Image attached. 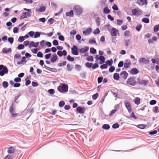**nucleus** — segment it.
<instances>
[{
	"mask_svg": "<svg viewBox=\"0 0 159 159\" xmlns=\"http://www.w3.org/2000/svg\"><path fill=\"white\" fill-rule=\"evenodd\" d=\"M68 89V86L66 84H60L59 86L57 87L58 91L62 93H67Z\"/></svg>",
	"mask_w": 159,
	"mask_h": 159,
	"instance_id": "nucleus-1",
	"label": "nucleus"
},
{
	"mask_svg": "<svg viewBox=\"0 0 159 159\" xmlns=\"http://www.w3.org/2000/svg\"><path fill=\"white\" fill-rule=\"evenodd\" d=\"M8 72L7 68L4 65H0V75L2 76Z\"/></svg>",
	"mask_w": 159,
	"mask_h": 159,
	"instance_id": "nucleus-2",
	"label": "nucleus"
},
{
	"mask_svg": "<svg viewBox=\"0 0 159 159\" xmlns=\"http://www.w3.org/2000/svg\"><path fill=\"white\" fill-rule=\"evenodd\" d=\"M124 104L129 112L131 113L132 111V108L130 103L128 101H125Z\"/></svg>",
	"mask_w": 159,
	"mask_h": 159,
	"instance_id": "nucleus-3",
	"label": "nucleus"
},
{
	"mask_svg": "<svg viewBox=\"0 0 159 159\" xmlns=\"http://www.w3.org/2000/svg\"><path fill=\"white\" fill-rule=\"evenodd\" d=\"M132 12L133 15L139 16L141 15L142 12L139 9H134L132 10Z\"/></svg>",
	"mask_w": 159,
	"mask_h": 159,
	"instance_id": "nucleus-4",
	"label": "nucleus"
},
{
	"mask_svg": "<svg viewBox=\"0 0 159 159\" xmlns=\"http://www.w3.org/2000/svg\"><path fill=\"white\" fill-rule=\"evenodd\" d=\"M74 9L77 15H80L82 12V8L78 5H75L74 7Z\"/></svg>",
	"mask_w": 159,
	"mask_h": 159,
	"instance_id": "nucleus-5",
	"label": "nucleus"
},
{
	"mask_svg": "<svg viewBox=\"0 0 159 159\" xmlns=\"http://www.w3.org/2000/svg\"><path fill=\"white\" fill-rule=\"evenodd\" d=\"M118 30L115 28H113L110 32L111 35L113 36H116L117 34L118 33Z\"/></svg>",
	"mask_w": 159,
	"mask_h": 159,
	"instance_id": "nucleus-6",
	"label": "nucleus"
},
{
	"mask_svg": "<svg viewBox=\"0 0 159 159\" xmlns=\"http://www.w3.org/2000/svg\"><path fill=\"white\" fill-rule=\"evenodd\" d=\"M78 47L77 46H74L73 47L71 48V52L73 55H77L78 54Z\"/></svg>",
	"mask_w": 159,
	"mask_h": 159,
	"instance_id": "nucleus-7",
	"label": "nucleus"
},
{
	"mask_svg": "<svg viewBox=\"0 0 159 159\" xmlns=\"http://www.w3.org/2000/svg\"><path fill=\"white\" fill-rule=\"evenodd\" d=\"M76 110L80 114L84 113L85 111V108L80 106L77 107Z\"/></svg>",
	"mask_w": 159,
	"mask_h": 159,
	"instance_id": "nucleus-8",
	"label": "nucleus"
},
{
	"mask_svg": "<svg viewBox=\"0 0 159 159\" xmlns=\"http://www.w3.org/2000/svg\"><path fill=\"white\" fill-rule=\"evenodd\" d=\"M26 57H22L21 61L17 62V64L18 65H24L26 64Z\"/></svg>",
	"mask_w": 159,
	"mask_h": 159,
	"instance_id": "nucleus-9",
	"label": "nucleus"
},
{
	"mask_svg": "<svg viewBox=\"0 0 159 159\" xmlns=\"http://www.w3.org/2000/svg\"><path fill=\"white\" fill-rule=\"evenodd\" d=\"M127 83L128 84L131 85H134L135 84V81L134 78H129L128 80Z\"/></svg>",
	"mask_w": 159,
	"mask_h": 159,
	"instance_id": "nucleus-10",
	"label": "nucleus"
},
{
	"mask_svg": "<svg viewBox=\"0 0 159 159\" xmlns=\"http://www.w3.org/2000/svg\"><path fill=\"white\" fill-rule=\"evenodd\" d=\"M131 65L130 61L129 60H127L126 61V62L124 64V67L125 69L129 68Z\"/></svg>",
	"mask_w": 159,
	"mask_h": 159,
	"instance_id": "nucleus-11",
	"label": "nucleus"
},
{
	"mask_svg": "<svg viewBox=\"0 0 159 159\" xmlns=\"http://www.w3.org/2000/svg\"><path fill=\"white\" fill-rule=\"evenodd\" d=\"M139 61L140 63L146 64L148 63L149 60L146 59L144 57H143L140 58Z\"/></svg>",
	"mask_w": 159,
	"mask_h": 159,
	"instance_id": "nucleus-12",
	"label": "nucleus"
},
{
	"mask_svg": "<svg viewBox=\"0 0 159 159\" xmlns=\"http://www.w3.org/2000/svg\"><path fill=\"white\" fill-rule=\"evenodd\" d=\"M30 14L29 12H25L23 13L22 15L20 16V19L21 20L22 19L26 18L27 16L30 17Z\"/></svg>",
	"mask_w": 159,
	"mask_h": 159,
	"instance_id": "nucleus-13",
	"label": "nucleus"
},
{
	"mask_svg": "<svg viewBox=\"0 0 159 159\" xmlns=\"http://www.w3.org/2000/svg\"><path fill=\"white\" fill-rule=\"evenodd\" d=\"M39 44V42H37L35 43H34V41H31L29 45V47L30 48L32 47H38Z\"/></svg>",
	"mask_w": 159,
	"mask_h": 159,
	"instance_id": "nucleus-14",
	"label": "nucleus"
},
{
	"mask_svg": "<svg viewBox=\"0 0 159 159\" xmlns=\"http://www.w3.org/2000/svg\"><path fill=\"white\" fill-rule=\"evenodd\" d=\"M14 105L13 104H12L10 106V113L12 115V116L15 117L17 115L16 114H14Z\"/></svg>",
	"mask_w": 159,
	"mask_h": 159,
	"instance_id": "nucleus-15",
	"label": "nucleus"
},
{
	"mask_svg": "<svg viewBox=\"0 0 159 159\" xmlns=\"http://www.w3.org/2000/svg\"><path fill=\"white\" fill-rule=\"evenodd\" d=\"M57 54L60 57H62V55L65 56L67 54V52L66 50H64L63 52L58 51L57 52Z\"/></svg>",
	"mask_w": 159,
	"mask_h": 159,
	"instance_id": "nucleus-16",
	"label": "nucleus"
},
{
	"mask_svg": "<svg viewBox=\"0 0 159 159\" xmlns=\"http://www.w3.org/2000/svg\"><path fill=\"white\" fill-rule=\"evenodd\" d=\"M120 75L124 79H126L128 76V74L126 71H124L121 73Z\"/></svg>",
	"mask_w": 159,
	"mask_h": 159,
	"instance_id": "nucleus-17",
	"label": "nucleus"
},
{
	"mask_svg": "<svg viewBox=\"0 0 159 159\" xmlns=\"http://www.w3.org/2000/svg\"><path fill=\"white\" fill-rule=\"evenodd\" d=\"M92 31V29L91 28H89L85 31H83V33L85 35H89L91 33Z\"/></svg>",
	"mask_w": 159,
	"mask_h": 159,
	"instance_id": "nucleus-18",
	"label": "nucleus"
},
{
	"mask_svg": "<svg viewBox=\"0 0 159 159\" xmlns=\"http://www.w3.org/2000/svg\"><path fill=\"white\" fill-rule=\"evenodd\" d=\"M57 59V56L56 54H53L52 55V57L51 59V61L54 62L56 61Z\"/></svg>",
	"mask_w": 159,
	"mask_h": 159,
	"instance_id": "nucleus-19",
	"label": "nucleus"
},
{
	"mask_svg": "<svg viewBox=\"0 0 159 159\" xmlns=\"http://www.w3.org/2000/svg\"><path fill=\"white\" fill-rule=\"evenodd\" d=\"M130 72L131 74L134 75L138 73L139 72V71L136 68H134L131 70Z\"/></svg>",
	"mask_w": 159,
	"mask_h": 159,
	"instance_id": "nucleus-20",
	"label": "nucleus"
},
{
	"mask_svg": "<svg viewBox=\"0 0 159 159\" xmlns=\"http://www.w3.org/2000/svg\"><path fill=\"white\" fill-rule=\"evenodd\" d=\"M89 48L88 47H86L84 48H81L80 50V52L81 53H85L89 50Z\"/></svg>",
	"mask_w": 159,
	"mask_h": 159,
	"instance_id": "nucleus-21",
	"label": "nucleus"
},
{
	"mask_svg": "<svg viewBox=\"0 0 159 159\" xmlns=\"http://www.w3.org/2000/svg\"><path fill=\"white\" fill-rule=\"evenodd\" d=\"M148 81L145 80H142L141 81L139 82V85H146L148 83Z\"/></svg>",
	"mask_w": 159,
	"mask_h": 159,
	"instance_id": "nucleus-22",
	"label": "nucleus"
},
{
	"mask_svg": "<svg viewBox=\"0 0 159 159\" xmlns=\"http://www.w3.org/2000/svg\"><path fill=\"white\" fill-rule=\"evenodd\" d=\"M66 16H67L73 17L74 16L73 11L71 10L70 11L66 12Z\"/></svg>",
	"mask_w": 159,
	"mask_h": 159,
	"instance_id": "nucleus-23",
	"label": "nucleus"
},
{
	"mask_svg": "<svg viewBox=\"0 0 159 159\" xmlns=\"http://www.w3.org/2000/svg\"><path fill=\"white\" fill-rule=\"evenodd\" d=\"M140 98H139L137 97L136 98L134 99V101L135 104L138 105L140 103Z\"/></svg>",
	"mask_w": 159,
	"mask_h": 159,
	"instance_id": "nucleus-24",
	"label": "nucleus"
},
{
	"mask_svg": "<svg viewBox=\"0 0 159 159\" xmlns=\"http://www.w3.org/2000/svg\"><path fill=\"white\" fill-rule=\"evenodd\" d=\"M113 78L115 80H118L120 78L119 74L117 73H115L113 75Z\"/></svg>",
	"mask_w": 159,
	"mask_h": 159,
	"instance_id": "nucleus-25",
	"label": "nucleus"
},
{
	"mask_svg": "<svg viewBox=\"0 0 159 159\" xmlns=\"http://www.w3.org/2000/svg\"><path fill=\"white\" fill-rule=\"evenodd\" d=\"M45 7L43 6L40 7L39 8L38 10V11L40 12H43L45 10Z\"/></svg>",
	"mask_w": 159,
	"mask_h": 159,
	"instance_id": "nucleus-26",
	"label": "nucleus"
},
{
	"mask_svg": "<svg viewBox=\"0 0 159 159\" xmlns=\"http://www.w3.org/2000/svg\"><path fill=\"white\" fill-rule=\"evenodd\" d=\"M110 12V10L108 9V7H105L103 9V13L106 14H108Z\"/></svg>",
	"mask_w": 159,
	"mask_h": 159,
	"instance_id": "nucleus-27",
	"label": "nucleus"
},
{
	"mask_svg": "<svg viewBox=\"0 0 159 159\" xmlns=\"http://www.w3.org/2000/svg\"><path fill=\"white\" fill-rule=\"evenodd\" d=\"M15 149L12 147H11L8 150V152L9 154H11L15 152Z\"/></svg>",
	"mask_w": 159,
	"mask_h": 159,
	"instance_id": "nucleus-28",
	"label": "nucleus"
},
{
	"mask_svg": "<svg viewBox=\"0 0 159 159\" xmlns=\"http://www.w3.org/2000/svg\"><path fill=\"white\" fill-rule=\"evenodd\" d=\"M2 51L3 53H6L8 52H11V48H4L2 49Z\"/></svg>",
	"mask_w": 159,
	"mask_h": 159,
	"instance_id": "nucleus-29",
	"label": "nucleus"
},
{
	"mask_svg": "<svg viewBox=\"0 0 159 159\" xmlns=\"http://www.w3.org/2000/svg\"><path fill=\"white\" fill-rule=\"evenodd\" d=\"M147 126L145 125L140 124L137 125V127L141 129H144Z\"/></svg>",
	"mask_w": 159,
	"mask_h": 159,
	"instance_id": "nucleus-30",
	"label": "nucleus"
},
{
	"mask_svg": "<svg viewBox=\"0 0 159 159\" xmlns=\"http://www.w3.org/2000/svg\"><path fill=\"white\" fill-rule=\"evenodd\" d=\"M153 111L155 113H157L159 112V107L157 106H156L153 108Z\"/></svg>",
	"mask_w": 159,
	"mask_h": 159,
	"instance_id": "nucleus-31",
	"label": "nucleus"
},
{
	"mask_svg": "<svg viewBox=\"0 0 159 159\" xmlns=\"http://www.w3.org/2000/svg\"><path fill=\"white\" fill-rule=\"evenodd\" d=\"M102 128L105 129H108L110 128V126L108 124H104L103 125Z\"/></svg>",
	"mask_w": 159,
	"mask_h": 159,
	"instance_id": "nucleus-32",
	"label": "nucleus"
},
{
	"mask_svg": "<svg viewBox=\"0 0 159 159\" xmlns=\"http://www.w3.org/2000/svg\"><path fill=\"white\" fill-rule=\"evenodd\" d=\"M67 59L70 61H73L74 60V58L71 57L70 55L68 56L67 57Z\"/></svg>",
	"mask_w": 159,
	"mask_h": 159,
	"instance_id": "nucleus-33",
	"label": "nucleus"
},
{
	"mask_svg": "<svg viewBox=\"0 0 159 159\" xmlns=\"http://www.w3.org/2000/svg\"><path fill=\"white\" fill-rule=\"evenodd\" d=\"M100 32V30L98 28H96L93 31V34H98Z\"/></svg>",
	"mask_w": 159,
	"mask_h": 159,
	"instance_id": "nucleus-34",
	"label": "nucleus"
},
{
	"mask_svg": "<svg viewBox=\"0 0 159 159\" xmlns=\"http://www.w3.org/2000/svg\"><path fill=\"white\" fill-rule=\"evenodd\" d=\"M159 30V24L156 25L154 27V31L156 32Z\"/></svg>",
	"mask_w": 159,
	"mask_h": 159,
	"instance_id": "nucleus-35",
	"label": "nucleus"
},
{
	"mask_svg": "<svg viewBox=\"0 0 159 159\" xmlns=\"http://www.w3.org/2000/svg\"><path fill=\"white\" fill-rule=\"evenodd\" d=\"M2 85L4 88H7L8 86V83L6 81H4L2 82Z\"/></svg>",
	"mask_w": 159,
	"mask_h": 159,
	"instance_id": "nucleus-36",
	"label": "nucleus"
},
{
	"mask_svg": "<svg viewBox=\"0 0 159 159\" xmlns=\"http://www.w3.org/2000/svg\"><path fill=\"white\" fill-rule=\"evenodd\" d=\"M99 59L101 61V64H102L105 62V58L103 56H100L99 57Z\"/></svg>",
	"mask_w": 159,
	"mask_h": 159,
	"instance_id": "nucleus-37",
	"label": "nucleus"
},
{
	"mask_svg": "<svg viewBox=\"0 0 159 159\" xmlns=\"http://www.w3.org/2000/svg\"><path fill=\"white\" fill-rule=\"evenodd\" d=\"M142 21L146 23H148L149 22V20L146 18H144L142 19Z\"/></svg>",
	"mask_w": 159,
	"mask_h": 159,
	"instance_id": "nucleus-38",
	"label": "nucleus"
},
{
	"mask_svg": "<svg viewBox=\"0 0 159 159\" xmlns=\"http://www.w3.org/2000/svg\"><path fill=\"white\" fill-rule=\"evenodd\" d=\"M67 68L68 70L70 71L71 70L73 67H72V66L71 65H70L69 64H68L67 65Z\"/></svg>",
	"mask_w": 159,
	"mask_h": 159,
	"instance_id": "nucleus-39",
	"label": "nucleus"
},
{
	"mask_svg": "<svg viewBox=\"0 0 159 159\" xmlns=\"http://www.w3.org/2000/svg\"><path fill=\"white\" fill-rule=\"evenodd\" d=\"M86 60L88 61H93V58L92 56H90L86 58Z\"/></svg>",
	"mask_w": 159,
	"mask_h": 159,
	"instance_id": "nucleus-40",
	"label": "nucleus"
},
{
	"mask_svg": "<svg viewBox=\"0 0 159 159\" xmlns=\"http://www.w3.org/2000/svg\"><path fill=\"white\" fill-rule=\"evenodd\" d=\"M133 118L135 119H137V117L134 114V112H132L130 116H129V118Z\"/></svg>",
	"mask_w": 159,
	"mask_h": 159,
	"instance_id": "nucleus-41",
	"label": "nucleus"
},
{
	"mask_svg": "<svg viewBox=\"0 0 159 159\" xmlns=\"http://www.w3.org/2000/svg\"><path fill=\"white\" fill-rule=\"evenodd\" d=\"M90 52L91 53L94 54L96 53V50L93 48H91L90 49Z\"/></svg>",
	"mask_w": 159,
	"mask_h": 159,
	"instance_id": "nucleus-42",
	"label": "nucleus"
},
{
	"mask_svg": "<svg viewBox=\"0 0 159 159\" xmlns=\"http://www.w3.org/2000/svg\"><path fill=\"white\" fill-rule=\"evenodd\" d=\"M65 104V102L63 101H61L59 102V106L60 107H62L64 106Z\"/></svg>",
	"mask_w": 159,
	"mask_h": 159,
	"instance_id": "nucleus-43",
	"label": "nucleus"
},
{
	"mask_svg": "<svg viewBox=\"0 0 159 159\" xmlns=\"http://www.w3.org/2000/svg\"><path fill=\"white\" fill-rule=\"evenodd\" d=\"M113 62L112 60L111 59L110 61L107 60L106 62V64L109 66H111L112 65V62Z\"/></svg>",
	"mask_w": 159,
	"mask_h": 159,
	"instance_id": "nucleus-44",
	"label": "nucleus"
},
{
	"mask_svg": "<svg viewBox=\"0 0 159 159\" xmlns=\"http://www.w3.org/2000/svg\"><path fill=\"white\" fill-rule=\"evenodd\" d=\"M123 22V20H122L118 19L117 20V23L118 25H121Z\"/></svg>",
	"mask_w": 159,
	"mask_h": 159,
	"instance_id": "nucleus-45",
	"label": "nucleus"
},
{
	"mask_svg": "<svg viewBox=\"0 0 159 159\" xmlns=\"http://www.w3.org/2000/svg\"><path fill=\"white\" fill-rule=\"evenodd\" d=\"M92 63L88 62H86L85 64L86 66L88 68L92 66Z\"/></svg>",
	"mask_w": 159,
	"mask_h": 159,
	"instance_id": "nucleus-46",
	"label": "nucleus"
},
{
	"mask_svg": "<svg viewBox=\"0 0 159 159\" xmlns=\"http://www.w3.org/2000/svg\"><path fill=\"white\" fill-rule=\"evenodd\" d=\"M24 48V46L22 44L19 45L17 47V49L19 50L22 49Z\"/></svg>",
	"mask_w": 159,
	"mask_h": 159,
	"instance_id": "nucleus-47",
	"label": "nucleus"
},
{
	"mask_svg": "<svg viewBox=\"0 0 159 159\" xmlns=\"http://www.w3.org/2000/svg\"><path fill=\"white\" fill-rule=\"evenodd\" d=\"M40 34L39 32H36L34 35V38H37L39 37L40 36Z\"/></svg>",
	"mask_w": 159,
	"mask_h": 159,
	"instance_id": "nucleus-48",
	"label": "nucleus"
},
{
	"mask_svg": "<svg viewBox=\"0 0 159 159\" xmlns=\"http://www.w3.org/2000/svg\"><path fill=\"white\" fill-rule=\"evenodd\" d=\"M8 40L11 44H12L13 42L14 39L13 37H9Z\"/></svg>",
	"mask_w": 159,
	"mask_h": 159,
	"instance_id": "nucleus-49",
	"label": "nucleus"
},
{
	"mask_svg": "<svg viewBox=\"0 0 159 159\" xmlns=\"http://www.w3.org/2000/svg\"><path fill=\"white\" fill-rule=\"evenodd\" d=\"M14 57L16 59L20 58L21 57V56L19 54H15Z\"/></svg>",
	"mask_w": 159,
	"mask_h": 159,
	"instance_id": "nucleus-50",
	"label": "nucleus"
},
{
	"mask_svg": "<svg viewBox=\"0 0 159 159\" xmlns=\"http://www.w3.org/2000/svg\"><path fill=\"white\" fill-rule=\"evenodd\" d=\"M98 96V93H96V94H94L92 96V98L94 99H96Z\"/></svg>",
	"mask_w": 159,
	"mask_h": 159,
	"instance_id": "nucleus-51",
	"label": "nucleus"
},
{
	"mask_svg": "<svg viewBox=\"0 0 159 159\" xmlns=\"http://www.w3.org/2000/svg\"><path fill=\"white\" fill-rule=\"evenodd\" d=\"M24 38L23 36H20L19 37L18 41L20 42H22L24 40Z\"/></svg>",
	"mask_w": 159,
	"mask_h": 159,
	"instance_id": "nucleus-52",
	"label": "nucleus"
},
{
	"mask_svg": "<svg viewBox=\"0 0 159 159\" xmlns=\"http://www.w3.org/2000/svg\"><path fill=\"white\" fill-rule=\"evenodd\" d=\"M48 92L50 94L52 95L54 93L55 91L53 89H51L48 90Z\"/></svg>",
	"mask_w": 159,
	"mask_h": 159,
	"instance_id": "nucleus-53",
	"label": "nucleus"
},
{
	"mask_svg": "<svg viewBox=\"0 0 159 159\" xmlns=\"http://www.w3.org/2000/svg\"><path fill=\"white\" fill-rule=\"evenodd\" d=\"M14 80L16 82H20L21 81V79L19 77H16L14 79Z\"/></svg>",
	"mask_w": 159,
	"mask_h": 159,
	"instance_id": "nucleus-54",
	"label": "nucleus"
},
{
	"mask_svg": "<svg viewBox=\"0 0 159 159\" xmlns=\"http://www.w3.org/2000/svg\"><path fill=\"white\" fill-rule=\"evenodd\" d=\"M130 32L129 30H126L124 33L125 36H129L130 35Z\"/></svg>",
	"mask_w": 159,
	"mask_h": 159,
	"instance_id": "nucleus-55",
	"label": "nucleus"
},
{
	"mask_svg": "<svg viewBox=\"0 0 159 159\" xmlns=\"http://www.w3.org/2000/svg\"><path fill=\"white\" fill-rule=\"evenodd\" d=\"M142 28V25L141 24L138 25L136 28V30L138 31H139Z\"/></svg>",
	"mask_w": 159,
	"mask_h": 159,
	"instance_id": "nucleus-56",
	"label": "nucleus"
},
{
	"mask_svg": "<svg viewBox=\"0 0 159 159\" xmlns=\"http://www.w3.org/2000/svg\"><path fill=\"white\" fill-rule=\"evenodd\" d=\"M119 125L118 123H116L112 125V127L113 128L116 129L119 128Z\"/></svg>",
	"mask_w": 159,
	"mask_h": 159,
	"instance_id": "nucleus-57",
	"label": "nucleus"
},
{
	"mask_svg": "<svg viewBox=\"0 0 159 159\" xmlns=\"http://www.w3.org/2000/svg\"><path fill=\"white\" fill-rule=\"evenodd\" d=\"M54 20L53 19L50 18L48 20V22L50 24H51L53 23Z\"/></svg>",
	"mask_w": 159,
	"mask_h": 159,
	"instance_id": "nucleus-58",
	"label": "nucleus"
},
{
	"mask_svg": "<svg viewBox=\"0 0 159 159\" xmlns=\"http://www.w3.org/2000/svg\"><path fill=\"white\" fill-rule=\"evenodd\" d=\"M98 67V65L97 63H95L93 65H92V68L93 69H95Z\"/></svg>",
	"mask_w": 159,
	"mask_h": 159,
	"instance_id": "nucleus-59",
	"label": "nucleus"
},
{
	"mask_svg": "<svg viewBox=\"0 0 159 159\" xmlns=\"http://www.w3.org/2000/svg\"><path fill=\"white\" fill-rule=\"evenodd\" d=\"M103 78L102 77H99L98 79V83L99 84L101 83L102 80H103Z\"/></svg>",
	"mask_w": 159,
	"mask_h": 159,
	"instance_id": "nucleus-60",
	"label": "nucleus"
},
{
	"mask_svg": "<svg viewBox=\"0 0 159 159\" xmlns=\"http://www.w3.org/2000/svg\"><path fill=\"white\" fill-rule=\"evenodd\" d=\"M51 56V53H49L48 54H47L45 56V58L46 59H49Z\"/></svg>",
	"mask_w": 159,
	"mask_h": 159,
	"instance_id": "nucleus-61",
	"label": "nucleus"
},
{
	"mask_svg": "<svg viewBox=\"0 0 159 159\" xmlns=\"http://www.w3.org/2000/svg\"><path fill=\"white\" fill-rule=\"evenodd\" d=\"M156 101L154 100H152L150 102V104L151 105H154L156 103Z\"/></svg>",
	"mask_w": 159,
	"mask_h": 159,
	"instance_id": "nucleus-62",
	"label": "nucleus"
},
{
	"mask_svg": "<svg viewBox=\"0 0 159 159\" xmlns=\"http://www.w3.org/2000/svg\"><path fill=\"white\" fill-rule=\"evenodd\" d=\"M115 69V68L114 67L111 66L109 69V71L111 72H112Z\"/></svg>",
	"mask_w": 159,
	"mask_h": 159,
	"instance_id": "nucleus-63",
	"label": "nucleus"
},
{
	"mask_svg": "<svg viewBox=\"0 0 159 159\" xmlns=\"http://www.w3.org/2000/svg\"><path fill=\"white\" fill-rule=\"evenodd\" d=\"M13 157L11 155H7L5 157L4 159H12Z\"/></svg>",
	"mask_w": 159,
	"mask_h": 159,
	"instance_id": "nucleus-64",
	"label": "nucleus"
}]
</instances>
